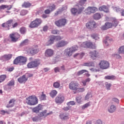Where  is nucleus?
<instances>
[{"mask_svg": "<svg viewBox=\"0 0 124 124\" xmlns=\"http://www.w3.org/2000/svg\"><path fill=\"white\" fill-rule=\"evenodd\" d=\"M87 0H80L79 3L77 5L78 9L75 8H73L71 9V11L73 15H79L81 14L84 10H85V4Z\"/></svg>", "mask_w": 124, "mask_h": 124, "instance_id": "1", "label": "nucleus"}, {"mask_svg": "<svg viewBox=\"0 0 124 124\" xmlns=\"http://www.w3.org/2000/svg\"><path fill=\"white\" fill-rule=\"evenodd\" d=\"M18 26V23L16 22L14 23L13 19H9L6 22L1 24V27L5 30V31H9L10 28L14 29Z\"/></svg>", "mask_w": 124, "mask_h": 124, "instance_id": "2", "label": "nucleus"}, {"mask_svg": "<svg viewBox=\"0 0 124 124\" xmlns=\"http://www.w3.org/2000/svg\"><path fill=\"white\" fill-rule=\"evenodd\" d=\"M26 102L28 105L33 106L38 104V99L35 95H32L26 98Z\"/></svg>", "mask_w": 124, "mask_h": 124, "instance_id": "3", "label": "nucleus"}, {"mask_svg": "<svg viewBox=\"0 0 124 124\" xmlns=\"http://www.w3.org/2000/svg\"><path fill=\"white\" fill-rule=\"evenodd\" d=\"M27 62H28V59L26 57L18 56L16 57L14 61V64H18L19 63L20 65H24L26 64Z\"/></svg>", "mask_w": 124, "mask_h": 124, "instance_id": "4", "label": "nucleus"}, {"mask_svg": "<svg viewBox=\"0 0 124 124\" xmlns=\"http://www.w3.org/2000/svg\"><path fill=\"white\" fill-rule=\"evenodd\" d=\"M41 63V62L39 59H35L28 63L27 66L28 68H35L39 66Z\"/></svg>", "mask_w": 124, "mask_h": 124, "instance_id": "5", "label": "nucleus"}, {"mask_svg": "<svg viewBox=\"0 0 124 124\" xmlns=\"http://www.w3.org/2000/svg\"><path fill=\"white\" fill-rule=\"evenodd\" d=\"M42 23V20L40 18H36L33 21L31 22L30 27L31 28H37L38 26H40Z\"/></svg>", "mask_w": 124, "mask_h": 124, "instance_id": "6", "label": "nucleus"}, {"mask_svg": "<svg viewBox=\"0 0 124 124\" xmlns=\"http://www.w3.org/2000/svg\"><path fill=\"white\" fill-rule=\"evenodd\" d=\"M79 83L77 81H72L69 84V88L72 91H78Z\"/></svg>", "mask_w": 124, "mask_h": 124, "instance_id": "7", "label": "nucleus"}, {"mask_svg": "<svg viewBox=\"0 0 124 124\" xmlns=\"http://www.w3.org/2000/svg\"><path fill=\"white\" fill-rule=\"evenodd\" d=\"M97 11V8L95 7H88L85 10L86 15H91L92 13H95Z\"/></svg>", "mask_w": 124, "mask_h": 124, "instance_id": "8", "label": "nucleus"}, {"mask_svg": "<svg viewBox=\"0 0 124 124\" xmlns=\"http://www.w3.org/2000/svg\"><path fill=\"white\" fill-rule=\"evenodd\" d=\"M82 48H91V49H96L95 45L93 44L92 42H84L81 44Z\"/></svg>", "mask_w": 124, "mask_h": 124, "instance_id": "9", "label": "nucleus"}, {"mask_svg": "<svg viewBox=\"0 0 124 124\" xmlns=\"http://www.w3.org/2000/svg\"><path fill=\"white\" fill-rule=\"evenodd\" d=\"M55 25L59 28H62L66 24V19L65 18H62L55 22Z\"/></svg>", "mask_w": 124, "mask_h": 124, "instance_id": "10", "label": "nucleus"}, {"mask_svg": "<svg viewBox=\"0 0 124 124\" xmlns=\"http://www.w3.org/2000/svg\"><path fill=\"white\" fill-rule=\"evenodd\" d=\"M12 42H17V41L20 38V34L17 32L12 33L9 35Z\"/></svg>", "mask_w": 124, "mask_h": 124, "instance_id": "11", "label": "nucleus"}, {"mask_svg": "<svg viewBox=\"0 0 124 124\" xmlns=\"http://www.w3.org/2000/svg\"><path fill=\"white\" fill-rule=\"evenodd\" d=\"M100 68L101 69H107L109 67V62L106 61H101L99 63Z\"/></svg>", "mask_w": 124, "mask_h": 124, "instance_id": "12", "label": "nucleus"}, {"mask_svg": "<svg viewBox=\"0 0 124 124\" xmlns=\"http://www.w3.org/2000/svg\"><path fill=\"white\" fill-rule=\"evenodd\" d=\"M96 26V23L94 21H89L86 24V26L87 29H90V30H93L94 29Z\"/></svg>", "mask_w": 124, "mask_h": 124, "instance_id": "13", "label": "nucleus"}, {"mask_svg": "<svg viewBox=\"0 0 124 124\" xmlns=\"http://www.w3.org/2000/svg\"><path fill=\"white\" fill-rule=\"evenodd\" d=\"M89 54L91 59H93V60H95L96 58L99 57V53L96 50L91 51Z\"/></svg>", "mask_w": 124, "mask_h": 124, "instance_id": "14", "label": "nucleus"}, {"mask_svg": "<svg viewBox=\"0 0 124 124\" xmlns=\"http://www.w3.org/2000/svg\"><path fill=\"white\" fill-rule=\"evenodd\" d=\"M64 101V97L62 95H58L55 98V102L56 103L61 104Z\"/></svg>", "mask_w": 124, "mask_h": 124, "instance_id": "15", "label": "nucleus"}, {"mask_svg": "<svg viewBox=\"0 0 124 124\" xmlns=\"http://www.w3.org/2000/svg\"><path fill=\"white\" fill-rule=\"evenodd\" d=\"M45 55L46 57H53L54 56V50L52 49L48 48L46 50Z\"/></svg>", "mask_w": 124, "mask_h": 124, "instance_id": "16", "label": "nucleus"}, {"mask_svg": "<svg viewBox=\"0 0 124 124\" xmlns=\"http://www.w3.org/2000/svg\"><path fill=\"white\" fill-rule=\"evenodd\" d=\"M112 27H113V24L108 22L105 24L104 26L101 27V30H102V31H105L108 30V29H111Z\"/></svg>", "mask_w": 124, "mask_h": 124, "instance_id": "17", "label": "nucleus"}, {"mask_svg": "<svg viewBox=\"0 0 124 124\" xmlns=\"http://www.w3.org/2000/svg\"><path fill=\"white\" fill-rule=\"evenodd\" d=\"M12 54H5L0 57V60L5 62L6 61H9L12 58Z\"/></svg>", "mask_w": 124, "mask_h": 124, "instance_id": "18", "label": "nucleus"}, {"mask_svg": "<svg viewBox=\"0 0 124 124\" xmlns=\"http://www.w3.org/2000/svg\"><path fill=\"white\" fill-rule=\"evenodd\" d=\"M67 44H68V42L62 40L61 41H59L56 44V46L57 47V48H60L61 47H63L65 46V45H67Z\"/></svg>", "mask_w": 124, "mask_h": 124, "instance_id": "19", "label": "nucleus"}, {"mask_svg": "<svg viewBox=\"0 0 124 124\" xmlns=\"http://www.w3.org/2000/svg\"><path fill=\"white\" fill-rule=\"evenodd\" d=\"M54 42H55V36H50L49 40L46 43V46H50L52 44H54Z\"/></svg>", "mask_w": 124, "mask_h": 124, "instance_id": "20", "label": "nucleus"}, {"mask_svg": "<svg viewBox=\"0 0 124 124\" xmlns=\"http://www.w3.org/2000/svg\"><path fill=\"white\" fill-rule=\"evenodd\" d=\"M18 81L20 84H23L28 81V78L26 77V75H23L18 78Z\"/></svg>", "mask_w": 124, "mask_h": 124, "instance_id": "21", "label": "nucleus"}, {"mask_svg": "<svg viewBox=\"0 0 124 124\" xmlns=\"http://www.w3.org/2000/svg\"><path fill=\"white\" fill-rule=\"evenodd\" d=\"M13 7L12 5H1L0 6V9H7V10H10Z\"/></svg>", "mask_w": 124, "mask_h": 124, "instance_id": "22", "label": "nucleus"}, {"mask_svg": "<svg viewBox=\"0 0 124 124\" xmlns=\"http://www.w3.org/2000/svg\"><path fill=\"white\" fill-rule=\"evenodd\" d=\"M16 100L14 99H12L9 101L8 104L6 106V108H11L14 106V103H15Z\"/></svg>", "mask_w": 124, "mask_h": 124, "instance_id": "23", "label": "nucleus"}, {"mask_svg": "<svg viewBox=\"0 0 124 124\" xmlns=\"http://www.w3.org/2000/svg\"><path fill=\"white\" fill-rule=\"evenodd\" d=\"M99 10H100V11H104V12H106V13H108V12H109V9L106 5H103L99 7Z\"/></svg>", "mask_w": 124, "mask_h": 124, "instance_id": "24", "label": "nucleus"}, {"mask_svg": "<svg viewBox=\"0 0 124 124\" xmlns=\"http://www.w3.org/2000/svg\"><path fill=\"white\" fill-rule=\"evenodd\" d=\"M39 52V49L36 48V47H32L31 49V54L32 56L33 55H35L36 54H37Z\"/></svg>", "mask_w": 124, "mask_h": 124, "instance_id": "25", "label": "nucleus"}, {"mask_svg": "<svg viewBox=\"0 0 124 124\" xmlns=\"http://www.w3.org/2000/svg\"><path fill=\"white\" fill-rule=\"evenodd\" d=\"M31 6V3L29 1H25L22 5V7L24 8H29Z\"/></svg>", "mask_w": 124, "mask_h": 124, "instance_id": "26", "label": "nucleus"}, {"mask_svg": "<svg viewBox=\"0 0 124 124\" xmlns=\"http://www.w3.org/2000/svg\"><path fill=\"white\" fill-rule=\"evenodd\" d=\"M47 113V110H45L43 112H42L40 113V117H47V116H49V115H52L53 114V112H50V113Z\"/></svg>", "mask_w": 124, "mask_h": 124, "instance_id": "27", "label": "nucleus"}, {"mask_svg": "<svg viewBox=\"0 0 124 124\" xmlns=\"http://www.w3.org/2000/svg\"><path fill=\"white\" fill-rule=\"evenodd\" d=\"M60 118L61 120H62L63 121H65V120H68V119H69L68 115H67L65 114H60Z\"/></svg>", "mask_w": 124, "mask_h": 124, "instance_id": "28", "label": "nucleus"}, {"mask_svg": "<svg viewBox=\"0 0 124 124\" xmlns=\"http://www.w3.org/2000/svg\"><path fill=\"white\" fill-rule=\"evenodd\" d=\"M66 55H67V56H68L69 57L72 56V54L74 53L73 52V48H70L69 49L66 50Z\"/></svg>", "mask_w": 124, "mask_h": 124, "instance_id": "29", "label": "nucleus"}, {"mask_svg": "<svg viewBox=\"0 0 124 124\" xmlns=\"http://www.w3.org/2000/svg\"><path fill=\"white\" fill-rule=\"evenodd\" d=\"M82 66L93 67L94 66V63L93 62H85L82 64Z\"/></svg>", "mask_w": 124, "mask_h": 124, "instance_id": "30", "label": "nucleus"}, {"mask_svg": "<svg viewBox=\"0 0 124 124\" xmlns=\"http://www.w3.org/2000/svg\"><path fill=\"white\" fill-rule=\"evenodd\" d=\"M108 111L109 113H114V112L116 111V107L115 105H111L109 108H108Z\"/></svg>", "mask_w": 124, "mask_h": 124, "instance_id": "31", "label": "nucleus"}, {"mask_svg": "<svg viewBox=\"0 0 124 124\" xmlns=\"http://www.w3.org/2000/svg\"><path fill=\"white\" fill-rule=\"evenodd\" d=\"M93 18L94 20H99L101 18V15L99 13H96L93 15Z\"/></svg>", "mask_w": 124, "mask_h": 124, "instance_id": "32", "label": "nucleus"}, {"mask_svg": "<svg viewBox=\"0 0 124 124\" xmlns=\"http://www.w3.org/2000/svg\"><path fill=\"white\" fill-rule=\"evenodd\" d=\"M106 80H115L116 77L115 76H107L105 77Z\"/></svg>", "mask_w": 124, "mask_h": 124, "instance_id": "33", "label": "nucleus"}, {"mask_svg": "<svg viewBox=\"0 0 124 124\" xmlns=\"http://www.w3.org/2000/svg\"><path fill=\"white\" fill-rule=\"evenodd\" d=\"M41 109V108H40L39 106H37L36 107L32 108V111L34 113H36V114H37V113H39V111H40Z\"/></svg>", "mask_w": 124, "mask_h": 124, "instance_id": "34", "label": "nucleus"}, {"mask_svg": "<svg viewBox=\"0 0 124 124\" xmlns=\"http://www.w3.org/2000/svg\"><path fill=\"white\" fill-rule=\"evenodd\" d=\"M57 94H58V91L56 90L51 91L49 93L51 97H55V96H56V95H57Z\"/></svg>", "mask_w": 124, "mask_h": 124, "instance_id": "35", "label": "nucleus"}, {"mask_svg": "<svg viewBox=\"0 0 124 124\" xmlns=\"http://www.w3.org/2000/svg\"><path fill=\"white\" fill-rule=\"evenodd\" d=\"M46 94L44 93V92H42V94L39 98L41 100H46Z\"/></svg>", "mask_w": 124, "mask_h": 124, "instance_id": "36", "label": "nucleus"}, {"mask_svg": "<svg viewBox=\"0 0 124 124\" xmlns=\"http://www.w3.org/2000/svg\"><path fill=\"white\" fill-rule=\"evenodd\" d=\"M6 79V75H2L0 76V83H2Z\"/></svg>", "mask_w": 124, "mask_h": 124, "instance_id": "37", "label": "nucleus"}, {"mask_svg": "<svg viewBox=\"0 0 124 124\" xmlns=\"http://www.w3.org/2000/svg\"><path fill=\"white\" fill-rule=\"evenodd\" d=\"M88 72V71L86 70H81L80 71H79L77 75L78 76H80V75H82V74H84V73Z\"/></svg>", "mask_w": 124, "mask_h": 124, "instance_id": "38", "label": "nucleus"}, {"mask_svg": "<svg viewBox=\"0 0 124 124\" xmlns=\"http://www.w3.org/2000/svg\"><path fill=\"white\" fill-rule=\"evenodd\" d=\"M119 54H124V46H120L118 49Z\"/></svg>", "mask_w": 124, "mask_h": 124, "instance_id": "39", "label": "nucleus"}, {"mask_svg": "<svg viewBox=\"0 0 124 124\" xmlns=\"http://www.w3.org/2000/svg\"><path fill=\"white\" fill-rule=\"evenodd\" d=\"M26 31H27V30L25 27H21L20 29V32L21 33V34H25Z\"/></svg>", "mask_w": 124, "mask_h": 124, "instance_id": "40", "label": "nucleus"}, {"mask_svg": "<svg viewBox=\"0 0 124 124\" xmlns=\"http://www.w3.org/2000/svg\"><path fill=\"white\" fill-rule=\"evenodd\" d=\"M112 27L116 28L118 25H119V21L117 19H114L112 22Z\"/></svg>", "mask_w": 124, "mask_h": 124, "instance_id": "41", "label": "nucleus"}, {"mask_svg": "<svg viewBox=\"0 0 124 124\" xmlns=\"http://www.w3.org/2000/svg\"><path fill=\"white\" fill-rule=\"evenodd\" d=\"M48 8L49 10L52 12V11H54L55 9H56V5L55 4H53L52 5H51L48 7Z\"/></svg>", "mask_w": 124, "mask_h": 124, "instance_id": "42", "label": "nucleus"}, {"mask_svg": "<svg viewBox=\"0 0 124 124\" xmlns=\"http://www.w3.org/2000/svg\"><path fill=\"white\" fill-rule=\"evenodd\" d=\"M7 85L9 87H12V86H14V85H15V82L14 80H12L10 81Z\"/></svg>", "mask_w": 124, "mask_h": 124, "instance_id": "43", "label": "nucleus"}, {"mask_svg": "<svg viewBox=\"0 0 124 124\" xmlns=\"http://www.w3.org/2000/svg\"><path fill=\"white\" fill-rule=\"evenodd\" d=\"M61 86V84L59 82H55L53 83V87L56 89H58V88H60Z\"/></svg>", "mask_w": 124, "mask_h": 124, "instance_id": "44", "label": "nucleus"}, {"mask_svg": "<svg viewBox=\"0 0 124 124\" xmlns=\"http://www.w3.org/2000/svg\"><path fill=\"white\" fill-rule=\"evenodd\" d=\"M28 43H29V40H25L22 43H20V46H24V45H27Z\"/></svg>", "mask_w": 124, "mask_h": 124, "instance_id": "45", "label": "nucleus"}, {"mask_svg": "<svg viewBox=\"0 0 124 124\" xmlns=\"http://www.w3.org/2000/svg\"><path fill=\"white\" fill-rule=\"evenodd\" d=\"M93 97V95H92V94L91 93H88L87 95L85 96V100H88V99H89L90 98Z\"/></svg>", "mask_w": 124, "mask_h": 124, "instance_id": "46", "label": "nucleus"}, {"mask_svg": "<svg viewBox=\"0 0 124 124\" xmlns=\"http://www.w3.org/2000/svg\"><path fill=\"white\" fill-rule=\"evenodd\" d=\"M63 11V8H61L59 10V11H57L56 13H55V16H58L59 14H61L62 12Z\"/></svg>", "mask_w": 124, "mask_h": 124, "instance_id": "47", "label": "nucleus"}, {"mask_svg": "<svg viewBox=\"0 0 124 124\" xmlns=\"http://www.w3.org/2000/svg\"><path fill=\"white\" fill-rule=\"evenodd\" d=\"M28 14V11L22 10L20 12V15L22 16H25V15H27Z\"/></svg>", "mask_w": 124, "mask_h": 124, "instance_id": "48", "label": "nucleus"}, {"mask_svg": "<svg viewBox=\"0 0 124 124\" xmlns=\"http://www.w3.org/2000/svg\"><path fill=\"white\" fill-rule=\"evenodd\" d=\"M55 40H56L57 41H60V40H62V38H63L62 37H61L60 36H54Z\"/></svg>", "mask_w": 124, "mask_h": 124, "instance_id": "49", "label": "nucleus"}, {"mask_svg": "<svg viewBox=\"0 0 124 124\" xmlns=\"http://www.w3.org/2000/svg\"><path fill=\"white\" fill-rule=\"evenodd\" d=\"M89 106H91V104H90V103H87L82 106V109H86V108H88Z\"/></svg>", "mask_w": 124, "mask_h": 124, "instance_id": "50", "label": "nucleus"}, {"mask_svg": "<svg viewBox=\"0 0 124 124\" xmlns=\"http://www.w3.org/2000/svg\"><path fill=\"white\" fill-rule=\"evenodd\" d=\"M70 48H73V52L74 53V52H76V51H77V50L78 49V46H74Z\"/></svg>", "mask_w": 124, "mask_h": 124, "instance_id": "51", "label": "nucleus"}, {"mask_svg": "<svg viewBox=\"0 0 124 124\" xmlns=\"http://www.w3.org/2000/svg\"><path fill=\"white\" fill-rule=\"evenodd\" d=\"M112 86V84L111 83H108V82H106V87L107 89V90H110V87Z\"/></svg>", "mask_w": 124, "mask_h": 124, "instance_id": "52", "label": "nucleus"}, {"mask_svg": "<svg viewBox=\"0 0 124 124\" xmlns=\"http://www.w3.org/2000/svg\"><path fill=\"white\" fill-rule=\"evenodd\" d=\"M81 97H77L76 98V100L78 103H81L82 102V101L81 100Z\"/></svg>", "mask_w": 124, "mask_h": 124, "instance_id": "53", "label": "nucleus"}, {"mask_svg": "<svg viewBox=\"0 0 124 124\" xmlns=\"http://www.w3.org/2000/svg\"><path fill=\"white\" fill-rule=\"evenodd\" d=\"M67 105L68 106H69V105H75V102H74V101H70L67 103Z\"/></svg>", "mask_w": 124, "mask_h": 124, "instance_id": "54", "label": "nucleus"}, {"mask_svg": "<svg viewBox=\"0 0 124 124\" xmlns=\"http://www.w3.org/2000/svg\"><path fill=\"white\" fill-rule=\"evenodd\" d=\"M119 11H120L122 16H123L124 17V10H120V9H118L116 10V12H119Z\"/></svg>", "mask_w": 124, "mask_h": 124, "instance_id": "55", "label": "nucleus"}, {"mask_svg": "<svg viewBox=\"0 0 124 124\" xmlns=\"http://www.w3.org/2000/svg\"><path fill=\"white\" fill-rule=\"evenodd\" d=\"M77 91L78 92V93H83V92H84L85 91V88H78V89Z\"/></svg>", "mask_w": 124, "mask_h": 124, "instance_id": "56", "label": "nucleus"}, {"mask_svg": "<svg viewBox=\"0 0 124 124\" xmlns=\"http://www.w3.org/2000/svg\"><path fill=\"white\" fill-rule=\"evenodd\" d=\"M59 32H60V31L58 30H53L51 31V33H52V34H58V33H59Z\"/></svg>", "mask_w": 124, "mask_h": 124, "instance_id": "57", "label": "nucleus"}, {"mask_svg": "<svg viewBox=\"0 0 124 124\" xmlns=\"http://www.w3.org/2000/svg\"><path fill=\"white\" fill-rule=\"evenodd\" d=\"M25 51L27 52V53H29L30 54H31V48L30 47H27L25 49Z\"/></svg>", "mask_w": 124, "mask_h": 124, "instance_id": "58", "label": "nucleus"}, {"mask_svg": "<svg viewBox=\"0 0 124 124\" xmlns=\"http://www.w3.org/2000/svg\"><path fill=\"white\" fill-rule=\"evenodd\" d=\"M32 120L33 122H38L39 121L38 117H33Z\"/></svg>", "mask_w": 124, "mask_h": 124, "instance_id": "59", "label": "nucleus"}, {"mask_svg": "<svg viewBox=\"0 0 124 124\" xmlns=\"http://www.w3.org/2000/svg\"><path fill=\"white\" fill-rule=\"evenodd\" d=\"M60 67H56L54 68V72H55V73H57V72H60Z\"/></svg>", "mask_w": 124, "mask_h": 124, "instance_id": "60", "label": "nucleus"}, {"mask_svg": "<svg viewBox=\"0 0 124 124\" xmlns=\"http://www.w3.org/2000/svg\"><path fill=\"white\" fill-rule=\"evenodd\" d=\"M85 56V53L82 52L81 53H78V57L80 58V59H82Z\"/></svg>", "mask_w": 124, "mask_h": 124, "instance_id": "61", "label": "nucleus"}, {"mask_svg": "<svg viewBox=\"0 0 124 124\" xmlns=\"http://www.w3.org/2000/svg\"><path fill=\"white\" fill-rule=\"evenodd\" d=\"M113 57H114L115 59H121L122 58L119 54H114Z\"/></svg>", "mask_w": 124, "mask_h": 124, "instance_id": "62", "label": "nucleus"}, {"mask_svg": "<svg viewBox=\"0 0 124 124\" xmlns=\"http://www.w3.org/2000/svg\"><path fill=\"white\" fill-rule=\"evenodd\" d=\"M44 12L45 14H50L51 13V11L49 9L45 10Z\"/></svg>", "mask_w": 124, "mask_h": 124, "instance_id": "63", "label": "nucleus"}, {"mask_svg": "<svg viewBox=\"0 0 124 124\" xmlns=\"http://www.w3.org/2000/svg\"><path fill=\"white\" fill-rule=\"evenodd\" d=\"M112 101H114V102H116V103H119V99L116 98H114L112 99Z\"/></svg>", "mask_w": 124, "mask_h": 124, "instance_id": "64", "label": "nucleus"}]
</instances>
